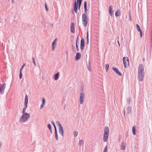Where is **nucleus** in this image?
Returning <instances> with one entry per match:
<instances>
[{
    "label": "nucleus",
    "mask_w": 152,
    "mask_h": 152,
    "mask_svg": "<svg viewBox=\"0 0 152 152\" xmlns=\"http://www.w3.org/2000/svg\"><path fill=\"white\" fill-rule=\"evenodd\" d=\"M138 72V77L139 78L138 80L140 81H142L144 79L145 74L144 72V67L142 64H140L139 65Z\"/></svg>",
    "instance_id": "nucleus-1"
},
{
    "label": "nucleus",
    "mask_w": 152,
    "mask_h": 152,
    "mask_svg": "<svg viewBox=\"0 0 152 152\" xmlns=\"http://www.w3.org/2000/svg\"><path fill=\"white\" fill-rule=\"evenodd\" d=\"M22 115L19 119V122L21 123L26 122L30 117V115L28 113H24Z\"/></svg>",
    "instance_id": "nucleus-2"
},
{
    "label": "nucleus",
    "mask_w": 152,
    "mask_h": 152,
    "mask_svg": "<svg viewBox=\"0 0 152 152\" xmlns=\"http://www.w3.org/2000/svg\"><path fill=\"white\" fill-rule=\"evenodd\" d=\"M56 123L58 125L59 133L62 136H64V130L63 128L59 121H56Z\"/></svg>",
    "instance_id": "nucleus-3"
},
{
    "label": "nucleus",
    "mask_w": 152,
    "mask_h": 152,
    "mask_svg": "<svg viewBox=\"0 0 152 152\" xmlns=\"http://www.w3.org/2000/svg\"><path fill=\"white\" fill-rule=\"evenodd\" d=\"M28 97L27 95L26 94L25 96V102H24V106L22 110V113L24 114V113H27L25 112L26 110V109L27 107V104L28 103Z\"/></svg>",
    "instance_id": "nucleus-4"
},
{
    "label": "nucleus",
    "mask_w": 152,
    "mask_h": 152,
    "mask_svg": "<svg viewBox=\"0 0 152 152\" xmlns=\"http://www.w3.org/2000/svg\"><path fill=\"white\" fill-rule=\"evenodd\" d=\"M82 19L83 20V24L86 27L87 26L88 21L86 15L85 13H83L82 15Z\"/></svg>",
    "instance_id": "nucleus-5"
},
{
    "label": "nucleus",
    "mask_w": 152,
    "mask_h": 152,
    "mask_svg": "<svg viewBox=\"0 0 152 152\" xmlns=\"http://www.w3.org/2000/svg\"><path fill=\"white\" fill-rule=\"evenodd\" d=\"M129 60L128 58L126 57H124L123 58L124 66L125 68L127 67L128 66Z\"/></svg>",
    "instance_id": "nucleus-6"
},
{
    "label": "nucleus",
    "mask_w": 152,
    "mask_h": 152,
    "mask_svg": "<svg viewBox=\"0 0 152 152\" xmlns=\"http://www.w3.org/2000/svg\"><path fill=\"white\" fill-rule=\"evenodd\" d=\"M6 84L4 83L0 85V94H2L4 93V89L6 88Z\"/></svg>",
    "instance_id": "nucleus-7"
},
{
    "label": "nucleus",
    "mask_w": 152,
    "mask_h": 152,
    "mask_svg": "<svg viewBox=\"0 0 152 152\" xmlns=\"http://www.w3.org/2000/svg\"><path fill=\"white\" fill-rule=\"evenodd\" d=\"M84 98L85 96L84 93L83 92H80V104H83Z\"/></svg>",
    "instance_id": "nucleus-8"
},
{
    "label": "nucleus",
    "mask_w": 152,
    "mask_h": 152,
    "mask_svg": "<svg viewBox=\"0 0 152 152\" xmlns=\"http://www.w3.org/2000/svg\"><path fill=\"white\" fill-rule=\"evenodd\" d=\"M85 47L84 40L83 38H82L81 39L80 42V49L83 50Z\"/></svg>",
    "instance_id": "nucleus-9"
},
{
    "label": "nucleus",
    "mask_w": 152,
    "mask_h": 152,
    "mask_svg": "<svg viewBox=\"0 0 152 152\" xmlns=\"http://www.w3.org/2000/svg\"><path fill=\"white\" fill-rule=\"evenodd\" d=\"M74 10L75 12L77 14V9H78V3H77V2L76 1H75L74 3Z\"/></svg>",
    "instance_id": "nucleus-10"
},
{
    "label": "nucleus",
    "mask_w": 152,
    "mask_h": 152,
    "mask_svg": "<svg viewBox=\"0 0 152 152\" xmlns=\"http://www.w3.org/2000/svg\"><path fill=\"white\" fill-rule=\"evenodd\" d=\"M112 69L114 72L117 74L121 76L122 75V74L121 72L118 71V69L115 67H113Z\"/></svg>",
    "instance_id": "nucleus-11"
},
{
    "label": "nucleus",
    "mask_w": 152,
    "mask_h": 152,
    "mask_svg": "<svg viewBox=\"0 0 152 152\" xmlns=\"http://www.w3.org/2000/svg\"><path fill=\"white\" fill-rule=\"evenodd\" d=\"M75 25L74 23H72L70 26V31L71 32L74 33H75Z\"/></svg>",
    "instance_id": "nucleus-12"
},
{
    "label": "nucleus",
    "mask_w": 152,
    "mask_h": 152,
    "mask_svg": "<svg viewBox=\"0 0 152 152\" xmlns=\"http://www.w3.org/2000/svg\"><path fill=\"white\" fill-rule=\"evenodd\" d=\"M136 26L137 27V30L138 31L140 32V37L141 38L142 37V32L141 30L140 29V26L138 24H136Z\"/></svg>",
    "instance_id": "nucleus-13"
},
{
    "label": "nucleus",
    "mask_w": 152,
    "mask_h": 152,
    "mask_svg": "<svg viewBox=\"0 0 152 152\" xmlns=\"http://www.w3.org/2000/svg\"><path fill=\"white\" fill-rule=\"evenodd\" d=\"M109 132V127L107 126H106L104 129V134L108 135Z\"/></svg>",
    "instance_id": "nucleus-14"
},
{
    "label": "nucleus",
    "mask_w": 152,
    "mask_h": 152,
    "mask_svg": "<svg viewBox=\"0 0 152 152\" xmlns=\"http://www.w3.org/2000/svg\"><path fill=\"white\" fill-rule=\"evenodd\" d=\"M81 57V54L79 53H77L75 58V59L76 61H77Z\"/></svg>",
    "instance_id": "nucleus-15"
},
{
    "label": "nucleus",
    "mask_w": 152,
    "mask_h": 152,
    "mask_svg": "<svg viewBox=\"0 0 152 152\" xmlns=\"http://www.w3.org/2000/svg\"><path fill=\"white\" fill-rule=\"evenodd\" d=\"M45 100L44 98L42 99V103L40 107V109H42L45 106Z\"/></svg>",
    "instance_id": "nucleus-16"
},
{
    "label": "nucleus",
    "mask_w": 152,
    "mask_h": 152,
    "mask_svg": "<svg viewBox=\"0 0 152 152\" xmlns=\"http://www.w3.org/2000/svg\"><path fill=\"white\" fill-rule=\"evenodd\" d=\"M121 149L122 150H125L126 149V144L123 142L121 145Z\"/></svg>",
    "instance_id": "nucleus-17"
},
{
    "label": "nucleus",
    "mask_w": 152,
    "mask_h": 152,
    "mask_svg": "<svg viewBox=\"0 0 152 152\" xmlns=\"http://www.w3.org/2000/svg\"><path fill=\"white\" fill-rule=\"evenodd\" d=\"M59 76V72H58L57 73H56L54 77V79L55 80H57Z\"/></svg>",
    "instance_id": "nucleus-18"
},
{
    "label": "nucleus",
    "mask_w": 152,
    "mask_h": 152,
    "mask_svg": "<svg viewBox=\"0 0 152 152\" xmlns=\"http://www.w3.org/2000/svg\"><path fill=\"white\" fill-rule=\"evenodd\" d=\"M121 14V11L119 10H117L115 12V15L116 17L119 16Z\"/></svg>",
    "instance_id": "nucleus-19"
},
{
    "label": "nucleus",
    "mask_w": 152,
    "mask_h": 152,
    "mask_svg": "<svg viewBox=\"0 0 152 152\" xmlns=\"http://www.w3.org/2000/svg\"><path fill=\"white\" fill-rule=\"evenodd\" d=\"M108 135L104 134L103 140L104 142H106L108 140Z\"/></svg>",
    "instance_id": "nucleus-20"
},
{
    "label": "nucleus",
    "mask_w": 152,
    "mask_h": 152,
    "mask_svg": "<svg viewBox=\"0 0 152 152\" xmlns=\"http://www.w3.org/2000/svg\"><path fill=\"white\" fill-rule=\"evenodd\" d=\"M112 5L110 6L109 7V13L110 15L111 16H112L113 15V14L112 13Z\"/></svg>",
    "instance_id": "nucleus-21"
},
{
    "label": "nucleus",
    "mask_w": 152,
    "mask_h": 152,
    "mask_svg": "<svg viewBox=\"0 0 152 152\" xmlns=\"http://www.w3.org/2000/svg\"><path fill=\"white\" fill-rule=\"evenodd\" d=\"M82 1V0H78L77 2V3H78V7L79 10H80Z\"/></svg>",
    "instance_id": "nucleus-22"
},
{
    "label": "nucleus",
    "mask_w": 152,
    "mask_h": 152,
    "mask_svg": "<svg viewBox=\"0 0 152 152\" xmlns=\"http://www.w3.org/2000/svg\"><path fill=\"white\" fill-rule=\"evenodd\" d=\"M87 3L86 1H85L84 3V11L85 13H86L87 10Z\"/></svg>",
    "instance_id": "nucleus-23"
},
{
    "label": "nucleus",
    "mask_w": 152,
    "mask_h": 152,
    "mask_svg": "<svg viewBox=\"0 0 152 152\" xmlns=\"http://www.w3.org/2000/svg\"><path fill=\"white\" fill-rule=\"evenodd\" d=\"M55 136L56 140L58 141V135L57 132H55Z\"/></svg>",
    "instance_id": "nucleus-24"
},
{
    "label": "nucleus",
    "mask_w": 152,
    "mask_h": 152,
    "mask_svg": "<svg viewBox=\"0 0 152 152\" xmlns=\"http://www.w3.org/2000/svg\"><path fill=\"white\" fill-rule=\"evenodd\" d=\"M127 113H130L131 112V108L130 107H128L127 109Z\"/></svg>",
    "instance_id": "nucleus-25"
},
{
    "label": "nucleus",
    "mask_w": 152,
    "mask_h": 152,
    "mask_svg": "<svg viewBox=\"0 0 152 152\" xmlns=\"http://www.w3.org/2000/svg\"><path fill=\"white\" fill-rule=\"evenodd\" d=\"M132 132L134 135L135 134V128L134 126H133L132 127Z\"/></svg>",
    "instance_id": "nucleus-26"
},
{
    "label": "nucleus",
    "mask_w": 152,
    "mask_h": 152,
    "mask_svg": "<svg viewBox=\"0 0 152 152\" xmlns=\"http://www.w3.org/2000/svg\"><path fill=\"white\" fill-rule=\"evenodd\" d=\"M109 65L108 64H107L105 65V69L106 71L107 72L109 69Z\"/></svg>",
    "instance_id": "nucleus-27"
},
{
    "label": "nucleus",
    "mask_w": 152,
    "mask_h": 152,
    "mask_svg": "<svg viewBox=\"0 0 152 152\" xmlns=\"http://www.w3.org/2000/svg\"><path fill=\"white\" fill-rule=\"evenodd\" d=\"M84 143V141L82 140H80L79 144L80 145V146L81 145H83Z\"/></svg>",
    "instance_id": "nucleus-28"
},
{
    "label": "nucleus",
    "mask_w": 152,
    "mask_h": 152,
    "mask_svg": "<svg viewBox=\"0 0 152 152\" xmlns=\"http://www.w3.org/2000/svg\"><path fill=\"white\" fill-rule=\"evenodd\" d=\"M86 40H87V44H88L89 43V39H88V32L87 33V36L86 37Z\"/></svg>",
    "instance_id": "nucleus-29"
},
{
    "label": "nucleus",
    "mask_w": 152,
    "mask_h": 152,
    "mask_svg": "<svg viewBox=\"0 0 152 152\" xmlns=\"http://www.w3.org/2000/svg\"><path fill=\"white\" fill-rule=\"evenodd\" d=\"M79 39L78 37V36H77V40H76V44H77L78 45H79Z\"/></svg>",
    "instance_id": "nucleus-30"
},
{
    "label": "nucleus",
    "mask_w": 152,
    "mask_h": 152,
    "mask_svg": "<svg viewBox=\"0 0 152 152\" xmlns=\"http://www.w3.org/2000/svg\"><path fill=\"white\" fill-rule=\"evenodd\" d=\"M90 61H89L88 65L87 66L88 69L89 71H91V68L90 67V65H89V63Z\"/></svg>",
    "instance_id": "nucleus-31"
},
{
    "label": "nucleus",
    "mask_w": 152,
    "mask_h": 152,
    "mask_svg": "<svg viewBox=\"0 0 152 152\" xmlns=\"http://www.w3.org/2000/svg\"><path fill=\"white\" fill-rule=\"evenodd\" d=\"M73 134H74V135L75 137H76L78 135V132L77 131H74L73 132Z\"/></svg>",
    "instance_id": "nucleus-32"
},
{
    "label": "nucleus",
    "mask_w": 152,
    "mask_h": 152,
    "mask_svg": "<svg viewBox=\"0 0 152 152\" xmlns=\"http://www.w3.org/2000/svg\"><path fill=\"white\" fill-rule=\"evenodd\" d=\"M107 146H106L103 152H107Z\"/></svg>",
    "instance_id": "nucleus-33"
},
{
    "label": "nucleus",
    "mask_w": 152,
    "mask_h": 152,
    "mask_svg": "<svg viewBox=\"0 0 152 152\" xmlns=\"http://www.w3.org/2000/svg\"><path fill=\"white\" fill-rule=\"evenodd\" d=\"M22 77V71H20V75H19V77L20 79H21Z\"/></svg>",
    "instance_id": "nucleus-34"
},
{
    "label": "nucleus",
    "mask_w": 152,
    "mask_h": 152,
    "mask_svg": "<svg viewBox=\"0 0 152 152\" xmlns=\"http://www.w3.org/2000/svg\"><path fill=\"white\" fill-rule=\"evenodd\" d=\"M45 8L46 10L47 11H48V7L46 3H45Z\"/></svg>",
    "instance_id": "nucleus-35"
},
{
    "label": "nucleus",
    "mask_w": 152,
    "mask_h": 152,
    "mask_svg": "<svg viewBox=\"0 0 152 152\" xmlns=\"http://www.w3.org/2000/svg\"><path fill=\"white\" fill-rule=\"evenodd\" d=\"M32 60H33V62L34 64V66H36V64L35 61L34 60V57H32Z\"/></svg>",
    "instance_id": "nucleus-36"
},
{
    "label": "nucleus",
    "mask_w": 152,
    "mask_h": 152,
    "mask_svg": "<svg viewBox=\"0 0 152 152\" xmlns=\"http://www.w3.org/2000/svg\"><path fill=\"white\" fill-rule=\"evenodd\" d=\"M48 127L49 130L51 129H52L51 126L50 124H49L48 125Z\"/></svg>",
    "instance_id": "nucleus-37"
},
{
    "label": "nucleus",
    "mask_w": 152,
    "mask_h": 152,
    "mask_svg": "<svg viewBox=\"0 0 152 152\" xmlns=\"http://www.w3.org/2000/svg\"><path fill=\"white\" fill-rule=\"evenodd\" d=\"M26 65V64H23L21 67L20 69V71H22V69H23V68L24 67V66H25Z\"/></svg>",
    "instance_id": "nucleus-38"
},
{
    "label": "nucleus",
    "mask_w": 152,
    "mask_h": 152,
    "mask_svg": "<svg viewBox=\"0 0 152 152\" xmlns=\"http://www.w3.org/2000/svg\"><path fill=\"white\" fill-rule=\"evenodd\" d=\"M130 98H128L127 99V102L128 104H129L130 103Z\"/></svg>",
    "instance_id": "nucleus-39"
},
{
    "label": "nucleus",
    "mask_w": 152,
    "mask_h": 152,
    "mask_svg": "<svg viewBox=\"0 0 152 152\" xmlns=\"http://www.w3.org/2000/svg\"><path fill=\"white\" fill-rule=\"evenodd\" d=\"M76 50L77 51H78L79 50V49L78 48V45L77 44H76Z\"/></svg>",
    "instance_id": "nucleus-40"
},
{
    "label": "nucleus",
    "mask_w": 152,
    "mask_h": 152,
    "mask_svg": "<svg viewBox=\"0 0 152 152\" xmlns=\"http://www.w3.org/2000/svg\"><path fill=\"white\" fill-rule=\"evenodd\" d=\"M51 123L53 125V126H54V127L55 126H56L54 124V123L53 121H51Z\"/></svg>",
    "instance_id": "nucleus-41"
},
{
    "label": "nucleus",
    "mask_w": 152,
    "mask_h": 152,
    "mask_svg": "<svg viewBox=\"0 0 152 152\" xmlns=\"http://www.w3.org/2000/svg\"><path fill=\"white\" fill-rule=\"evenodd\" d=\"M56 43L54 42H53L52 43V45L54 46V45L56 44Z\"/></svg>",
    "instance_id": "nucleus-42"
},
{
    "label": "nucleus",
    "mask_w": 152,
    "mask_h": 152,
    "mask_svg": "<svg viewBox=\"0 0 152 152\" xmlns=\"http://www.w3.org/2000/svg\"><path fill=\"white\" fill-rule=\"evenodd\" d=\"M54 127V129H55V132H57L56 126H55Z\"/></svg>",
    "instance_id": "nucleus-43"
},
{
    "label": "nucleus",
    "mask_w": 152,
    "mask_h": 152,
    "mask_svg": "<svg viewBox=\"0 0 152 152\" xmlns=\"http://www.w3.org/2000/svg\"><path fill=\"white\" fill-rule=\"evenodd\" d=\"M1 145H2V143H1V142L0 141V149L1 148Z\"/></svg>",
    "instance_id": "nucleus-44"
},
{
    "label": "nucleus",
    "mask_w": 152,
    "mask_h": 152,
    "mask_svg": "<svg viewBox=\"0 0 152 152\" xmlns=\"http://www.w3.org/2000/svg\"><path fill=\"white\" fill-rule=\"evenodd\" d=\"M65 53L67 55V57H68V51H66L65 52Z\"/></svg>",
    "instance_id": "nucleus-45"
},
{
    "label": "nucleus",
    "mask_w": 152,
    "mask_h": 152,
    "mask_svg": "<svg viewBox=\"0 0 152 152\" xmlns=\"http://www.w3.org/2000/svg\"><path fill=\"white\" fill-rule=\"evenodd\" d=\"M129 17L130 19V20L131 21L132 20V18L131 17V15L130 14H129Z\"/></svg>",
    "instance_id": "nucleus-46"
},
{
    "label": "nucleus",
    "mask_w": 152,
    "mask_h": 152,
    "mask_svg": "<svg viewBox=\"0 0 152 152\" xmlns=\"http://www.w3.org/2000/svg\"><path fill=\"white\" fill-rule=\"evenodd\" d=\"M55 47H54V46H52V50H54Z\"/></svg>",
    "instance_id": "nucleus-47"
},
{
    "label": "nucleus",
    "mask_w": 152,
    "mask_h": 152,
    "mask_svg": "<svg viewBox=\"0 0 152 152\" xmlns=\"http://www.w3.org/2000/svg\"><path fill=\"white\" fill-rule=\"evenodd\" d=\"M81 91H82V92H83V91H84V89L83 87L81 88Z\"/></svg>",
    "instance_id": "nucleus-48"
},
{
    "label": "nucleus",
    "mask_w": 152,
    "mask_h": 152,
    "mask_svg": "<svg viewBox=\"0 0 152 152\" xmlns=\"http://www.w3.org/2000/svg\"><path fill=\"white\" fill-rule=\"evenodd\" d=\"M124 116H125V109H124Z\"/></svg>",
    "instance_id": "nucleus-49"
},
{
    "label": "nucleus",
    "mask_w": 152,
    "mask_h": 152,
    "mask_svg": "<svg viewBox=\"0 0 152 152\" xmlns=\"http://www.w3.org/2000/svg\"><path fill=\"white\" fill-rule=\"evenodd\" d=\"M57 38H56L54 40L53 42H55L56 43V40H57Z\"/></svg>",
    "instance_id": "nucleus-50"
},
{
    "label": "nucleus",
    "mask_w": 152,
    "mask_h": 152,
    "mask_svg": "<svg viewBox=\"0 0 152 152\" xmlns=\"http://www.w3.org/2000/svg\"><path fill=\"white\" fill-rule=\"evenodd\" d=\"M49 130L50 131V132L51 133V134H52L53 132H52V129H50Z\"/></svg>",
    "instance_id": "nucleus-51"
},
{
    "label": "nucleus",
    "mask_w": 152,
    "mask_h": 152,
    "mask_svg": "<svg viewBox=\"0 0 152 152\" xmlns=\"http://www.w3.org/2000/svg\"><path fill=\"white\" fill-rule=\"evenodd\" d=\"M118 43L119 46H120V44H119V42L118 41Z\"/></svg>",
    "instance_id": "nucleus-52"
},
{
    "label": "nucleus",
    "mask_w": 152,
    "mask_h": 152,
    "mask_svg": "<svg viewBox=\"0 0 152 152\" xmlns=\"http://www.w3.org/2000/svg\"><path fill=\"white\" fill-rule=\"evenodd\" d=\"M12 2L13 3H14V0H12Z\"/></svg>",
    "instance_id": "nucleus-53"
},
{
    "label": "nucleus",
    "mask_w": 152,
    "mask_h": 152,
    "mask_svg": "<svg viewBox=\"0 0 152 152\" xmlns=\"http://www.w3.org/2000/svg\"><path fill=\"white\" fill-rule=\"evenodd\" d=\"M72 48L73 49V50H74V46H72Z\"/></svg>",
    "instance_id": "nucleus-54"
},
{
    "label": "nucleus",
    "mask_w": 152,
    "mask_h": 152,
    "mask_svg": "<svg viewBox=\"0 0 152 152\" xmlns=\"http://www.w3.org/2000/svg\"><path fill=\"white\" fill-rule=\"evenodd\" d=\"M64 110L65 109V105L64 107Z\"/></svg>",
    "instance_id": "nucleus-55"
},
{
    "label": "nucleus",
    "mask_w": 152,
    "mask_h": 152,
    "mask_svg": "<svg viewBox=\"0 0 152 152\" xmlns=\"http://www.w3.org/2000/svg\"><path fill=\"white\" fill-rule=\"evenodd\" d=\"M143 61H144V59H143Z\"/></svg>",
    "instance_id": "nucleus-56"
},
{
    "label": "nucleus",
    "mask_w": 152,
    "mask_h": 152,
    "mask_svg": "<svg viewBox=\"0 0 152 152\" xmlns=\"http://www.w3.org/2000/svg\"><path fill=\"white\" fill-rule=\"evenodd\" d=\"M75 1H76V0H75ZM77 1H78V0H77Z\"/></svg>",
    "instance_id": "nucleus-57"
}]
</instances>
